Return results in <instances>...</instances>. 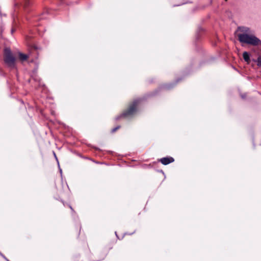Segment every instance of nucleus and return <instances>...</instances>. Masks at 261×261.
Masks as SVG:
<instances>
[{
	"label": "nucleus",
	"instance_id": "obj_1",
	"mask_svg": "<svg viewBox=\"0 0 261 261\" xmlns=\"http://www.w3.org/2000/svg\"><path fill=\"white\" fill-rule=\"evenodd\" d=\"M238 31L241 32V33L237 34L239 40L241 42L252 45H258L261 44V41L257 37L250 34V31L249 28L240 27L238 29Z\"/></svg>",
	"mask_w": 261,
	"mask_h": 261
},
{
	"label": "nucleus",
	"instance_id": "obj_2",
	"mask_svg": "<svg viewBox=\"0 0 261 261\" xmlns=\"http://www.w3.org/2000/svg\"><path fill=\"white\" fill-rule=\"evenodd\" d=\"M5 60L10 66L13 65L14 62V58L9 49H6L5 50Z\"/></svg>",
	"mask_w": 261,
	"mask_h": 261
},
{
	"label": "nucleus",
	"instance_id": "obj_3",
	"mask_svg": "<svg viewBox=\"0 0 261 261\" xmlns=\"http://www.w3.org/2000/svg\"><path fill=\"white\" fill-rule=\"evenodd\" d=\"M159 161L162 164L166 165L173 163L174 161V159L172 157L167 156L160 159Z\"/></svg>",
	"mask_w": 261,
	"mask_h": 261
},
{
	"label": "nucleus",
	"instance_id": "obj_4",
	"mask_svg": "<svg viewBox=\"0 0 261 261\" xmlns=\"http://www.w3.org/2000/svg\"><path fill=\"white\" fill-rule=\"evenodd\" d=\"M243 58L246 62L249 63L250 61V57L247 52H244L243 54Z\"/></svg>",
	"mask_w": 261,
	"mask_h": 261
},
{
	"label": "nucleus",
	"instance_id": "obj_5",
	"mask_svg": "<svg viewBox=\"0 0 261 261\" xmlns=\"http://www.w3.org/2000/svg\"><path fill=\"white\" fill-rule=\"evenodd\" d=\"M19 58L21 61H23L26 60L28 59V56H27V55H26L25 54H23L22 53H19Z\"/></svg>",
	"mask_w": 261,
	"mask_h": 261
},
{
	"label": "nucleus",
	"instance_id": "obj_6",
	"mask_svg": "<svg viewBox=\"0 0 261 261\" xmlns=\"http://www.w3.org/2000/svg\"><path fill=\"white\" fill-rule=\"evenodd\" d=\"M257 65L261 67V57H259L257 60Z\"/></svg>",
	"mask_w": 261,
	"mask_h": 261
},
{
	"label": "nucleus",
	"instance_id": "obj_7",
	"mask_svg": "<svg viewBox=\"0 0 261 261\" xmlns=\"http://www.w3.org/2000/svg\"><path fill=\"white\" fill-rule=\"evenodd\" d=\"M69 207H70V208L72 211H74L72 207H71V206L70 205H69Z\"/></svg>",
	"mask_w": 261,
	"mask_h": 261
}]
</instances>
